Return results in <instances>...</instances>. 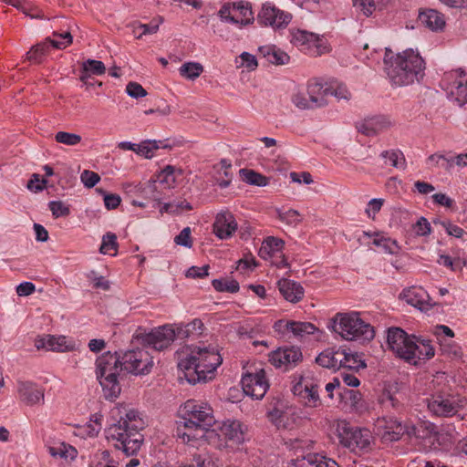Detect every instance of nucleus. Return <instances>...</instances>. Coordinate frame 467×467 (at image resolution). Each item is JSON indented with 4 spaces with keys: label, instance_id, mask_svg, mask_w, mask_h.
Masks as SVG:
<instances>
[{
    "label": "nucleus",
    "instance_id": "obj_52",
    "mask_svg": "<svg viewBox=\"0 0 467 467\" xmlns=\"http://www.w3.org/2000/svg\"><path fill=\"white\" fill-rule=\"evenodd\" d=\"M82 69L91 76H101L106 72V67L102 61L90 58L82 63Z\"/></svg>",
    "mask_w": 467,
    "mask_h": 467
},
{
    "label": "nucleus",
    "instance_id": "obj_44",
    "mask_svg": "<svg viewBox=\"0 0 467 467\" xmlns=\"http://www.w3.org/2000/svg\"><path fill=\"white\" fill-rule=\"evenodd\" d=\"M47 42L48 41L46 40L44 42L33 46L31 49L28 52H26V59L35 64L41 63L48 50Z\"/></svg>",
    "mask_w": 467,
    "mask_h": 467
},
{
    "label": "nucleus",
    "instance_id": "obj_8",
    "mask_svg": "<svg viewBox=\"0 0 467 467\" xmlns=\"http://www.w3.org/2000/svg\"><path fill=\"white\" fill-rule=\"evenodd\" d=\"M319 387V380L316 379L310 372L293 376L292 391L306 408L315 409L322 406L318 393Z\"/></svg>",
    "mask_w": 467,
    "mask_h": 467
},
{
    "label": "nucleus",
    "instance_id": "obj_7",
    "mask_svg": "<svg viewBox=\"0 0 467 467\" xmlns=\"http://www.w3.org/2000/svg\"><path fill=\"white\" fill-rule=\"evenodd\" d=\"M336 432L339 443L355 453H364L370 450L372 435L369 430L351 425L341 420L336 424Z\"/></svg>",
    "mask_w": 467,
    "mask_h": 467
},
{
    "label": "nucleus",
    "instance_id": "obj_53",
    "mask_svg": "<svg viewBox=\"0 0 467 467\" xmlns=\"http://www.w3.org/2000/svg\"><path fill=\"white\" fill-rule=\"evenodd\" d=\"M140 192L143 197L154 202L153 206L161 204V195L157 189L156 182H148L140 188Z\"/></svg>",
    "mask_w": 467,
    "mask_h": 467
},
{
    "label": "nucleus",
    "instance_id": "obj_58",
    "mask_svg": "<svg viewBox=\"0 0 467 467\" xmlns=\"http://www.w3.org/2000/svg\"><path fill=\"white\" fill-rule=\"evenodd\" d=\"M212 284L218 292L235 293L239 290V284L235 280L213 279Z\"/></svg>",
    "mask_w": 467,
    "mask_h": 467
},
{
    "label": "nucleus",
    "instance_id": "obj_28",
    "mask_svg": "<svg viewBox=\"0 0 467 467\" xmlns=\"http://www.w3.org/2000/svg\"><path fill=\"white\" fill-rule=\"evenodd\" d=\"M391 126V121L384 116H375L366 119L358 126V131L367 135L374 136Z\"/></svg>",
    "mask_w": 467,
    "mask_h": 467
},
{
    "label": "nucleus",
    "instance_id": "obj_61",
    "mask_svg": "<svg viewBox=\"0 0 467 467\" xmlns=\"http://www.w3.org/2000/svg\"><path fill=\"white\" fill-rule=\"evenodd\" d=\"M48 207L56 218L67 216L70 213L69 207L61 201H51Z\"/></svg>",
    "mask_w": 467,
    "mask_h": 467
},
{
    "label": "nucleus",
    "instance_id": "obj_36",
    "mask_svg": "<svg viewBox=\"0 0 467 467\" xmlns=\"http://www.w3.org/2000/svg\"><path fill=\"white\" fill-rule=\"evenodd\" d=\"M389 429H392V431H386L384 437L391 441H398L404 433H407L409 436H417V427L413 424L403 425L401 422L393 421Z\"/></svg>",
    "mask_w": 467,
    "mask_h": 467
},
{
    "label": "nucleus",
    "instance_id": "obj_2",
    "mask_svg": "<svg viewBox=\"0 0 467 467\" xmlns=\"http://www.w3.org/2000/svg\"><path fill=\"white\" fill-rule=\"evenodd\" d=\"M222 362L223 358L217 347L195 346L180 352L178 368L189 383L196 384L212 379Z\"/></svg>",
    "mask_w": 467,
    "mask_h": 467
},
{
    "label": "nucleus",
    "instance_id": "obj_47",
    "mask_svg": "<svg viewBox=\"0 0 467 467\" xmlns=\"http://www.w3.org/2000/svg\"><path fill=\"white\" fill-rule=\"evenodd\" d=\"M49 453L54 457L74 459L77 457V450L64 442L49 447Z\"/></svg>",
    "mask_w": 467,
    "mask_h": 467
},
{
    "label": "nucleus",
    "instance_id": "obj_14",
    "mask_svg": "<svg viewBox=\"0 0 467 467\" xmlns=\"http://www.w3.org/2000/svg\"><path fill=\"white\" fill-rule=\"evenodd\" d=\"M241 383L244 392L254 400L263 399L269 389L265 371L263 368L256 369L254 372L245 373L242 378Z\"/></svg>",
    "mask_w": 467,
    "mask_h": 467
},
{
    "label": "nucleus",
    "instance_id": "obj_29",
    "mask_svg": "<svg viewBox=\"0 0 467 467\" xmlns=\"http://www.w3.org/2000/svg\"><path fill=\"white\" fill-rule=\"evenodd\" d=\"M277 286L284 298L291 303L299 302L304 296V288L293 280L281 279Z\"/></svg>",
    "mask_w": 467,
    "mask_h": 467
},
{
    "label": "nucleus",
    "instance_id": "obj_46",
    "mask_svg": "<svg viewBox=\"0 0 467 467\" xmlns=\"http://www.w3.org/2000/svg\"><path fill=\"white\" fill-rule=\"evenodd\" d=\"M203 71V67L198 62H186L179 68L180 75L187 79L194 80Z\"/></svg>",
    "mask_w": 467,
    "mask_h": 467
},
{
    "label": "nucleus",
    "instance_id": "obj_11",
    "mask_svg": "<svg viewBox=\"0 0 467 467\" xmlns=\"http://www.w3.org/2000/svg\"><path fill=\"white\" fill-rule=\"evenodd\" d=\"M291 43L311 56H320L327 51L326 41L318 35L306 30H293Z\"/></svg>",
    "mask_w": 467,
    "mask_h": 467
},
{
    "label": "nucleus",
    "instance_id": "obj_51",
    "mask_svg": "<svg viewBox=\"0 0 467 467\" xmlns=\"http://www.w3.org/2000/svg\"><path fill=\"white\" fill-rule=\"evenodd\" d=\"M163 22L162 17L159 16L150 21V24H138L134 26L133 32L136 34L138 29H140L141 32L137 36V38H141L144 35H152L157 33L159 30L160 25Z\"/></svg>",
    "mask_w": 467,
    "mask_h": 467
},
{
    "label": "nucleus",
    "instance_id": "obj_55",
    "mask_svg": "<svg viewBox=\"0 0 467 467\" xmlns=\"http://www.w3.org/2000/svg\"><path fill=\"white\" fill-rule=\"evenodd\" d=\"M456 439L457 435L454 430H441L440 431L435 432V440L443 449L450 448L454 443Z\"/></svg>",
    "mask_w": 467,
    "mask_h": 467
},
{
    "label": "nucleus",
    "instance_id": "obj_37",
    "mask_svg": "<svg viewBox=\"0 0 467 467\" xmlns=\"http://www.w3.org/2000/svg\"><path fill=\"white\" fill-rule=\"evenodd\" d=\"M259 52L272 64L285 65L289 61V56L275 47H261Z\"/></svg>",
    "mask_w": 467,
    "mask_h": 467
},
{
    "label": "nucleus",
    "instance_id": "obj_43",
    "mask_svg": "<svg viewBox=\"0 0 467 467\" xmlns=\"http://www.w3.org/2000/svg\"><path fill=\"white\" fill-rule=\"evenodd\" d=\"M426 164L430 169L442 168L447 171H451V163H450V156L442 152H435L426 159Z\"/></svg>",
    "mask_w": 467,
    "mask_h": 467
},
{
    "label": "nucleus",
    "instance_id": "obj_10",
    "mask_svg": "<svg viewBox=\"0 0 467 467\" xmlns=\"http://www.w3.org/2000/svg\"><path fill=\"white\" fill-rule=\"evenodd\" d=\"M180 412L182 420L189 424L198 423L199 426L211 428L215 423L212 407L204 401L189 400L181 406Z\"/></svg>",
    "mask_w": 467,
    "mask_h": 467
},
{
    "label": "nucleus",
    "instance_id": "obj_48",
    "mask_svg": "<svg viewBox=\"0 0 467 467\" xmlns=\"http://www.w3.org/2000/svg\"><path fill=\"white\" fill-rule=\"evenodd\" d=\"M343 356L344 358H342L340 368L358 370L366 367V364L363 360L360 359L358 354L348 353L345 349H343Z\"/></svg>",
    "mask_w": 467,
    "mask_h": 467
},
{
    "label": "nucleus",
    "instance_id": "obj_22",
    "mask_svg": "<svg viewBox=\"0 0 467 467\" xmlns=\"http://www.w3.org/2000/svg\"><path fill=\"white\" fill-rule=\"evenodd\" d=\"M409 352V356L405 360L413 365L425 362L432 358L435 355V349L430 340L416 337H414Z\"/></svg>",
    "mask_w": 467,
    "mask_h": 467
},
{
    "label": "nucleus",
    "instance_id": "obj_17",
    "mask_svg": "<svg viewBox=\"0 0 467 467\" xmlns=\"http://www.w3.org/2000/svg\"><path fill=\"white\" fill-rule=\"evenodd\" d=\"M414 336L409 335L400 327H390L387 331L388 348L399 358L406 359L409 356Z\"/></svg>",
    "mask_w": 467,
    "mask_h": 467
},
{
    "label": "nucleus",
    "instance_id": "obj_63",
    "mask_svg": "<svg viewBox=\"0 0 467 467\" xmlns=\"http://www.w3.org/2000/svg\"><path fill=\"white\" fill-rule=\"evenodd\" d=\"M267 418L277 428L285 426V412L279 408L275 407L273 410H269L267 413Z\"/></svg>",
    "mask_w": 467,
    "mask_h": 467
},
{
    "label": "nucleus",
    "instance_id": "obj_25",
    "mask_svg": "<svg viewBox=\"0 0 467 467\" xmlns=\"http://www.w3.org/2000/svg\"><path fill=\"white\" fill-rule=\"evenodd\" d=\"M275 330H285L291 332L296 338H303L306 336L313 335L317 330V327L310 322L300 321H284L278 320L275 323Z\"/></svg>",
    "mask_w": 467,
    "mask_h": 467
},
{
    "label": "nucleus",
    "instance_id": "obj_49",
    "mask_svg": "<svg viewBox=\"0 0 467 467\" xmlns=\"http://www.w3.org/2000/svg\"><path fill=\"white\" fill-rule=\"evenodd\" d=\"M192 206L190 202L185 200H178L170 202L163 203L160 208V213L163 214L168 213H179L185 210H191Z\"/></svg>",
    "mask_w": 467,
    "mask_h": 467
},
{
    "label": "nucleus",
    "instance_id": "obj_34",
    "mask_svg": "<svg viewBox=\"0 0 467 467\" xmlns=\"http://www.w3.org/2000/svg\"><path fill=\"white\" fill-rule=\"evenodd\" d=\"M389 4L390 0H354V6L366 16L386 8Z\"/></svg>",
    "mask_w": 467,
    "mask_h": 467
},
{
    "label": "nucleus",
    "instance_id": "obj_20",
    "mask_svg": "<svg viewBox=\"0 0 467 467\" xmlns=\"http://www.w3.org/2000/svg\"><path fill=\"white\" fill-rule=\"evenodd\" d=\"M175 339V332L172 325L160 327L144 337L147 345L156 350H162L168 348Z\"/></svg>",
    "mask_w": 467,
    "mask_h": 467
},
{
    "label": "nucleus",
    "instance_id": "obj_32",
    "mask_svg": "<svg viewBox=\"0 0 467 467\" xmlns=\"http://www.w3.org/2000/svg\"><path fill=\"white\" fill-rule=\"evenodd\" d=\"M373 235L372 244L380 248L385 254H397L400 252V248L396 240L379 232L374 233Z\"/></svg>",
    "mask_w": 467,
    "mask_h": 467
},
{
    "label": "nucleus",
    "instance_id": "obj_4",
    "mask_svg": "<svg viewBox=\"0 0 467 467\" xmlns=\"http://www.w3.org/2000/svg\"><path fill=\"white\" fill-rule=\"evenodd\" d=\"M451 379V378L441 371L433 376L431 382L436 390L428 400V409L436 416H453L464 406L463 399L449 392Z\"/></svg>",
    "mask_w": 467,
    "mask_h": 467
},
{
    "label": "nucleus",
    "instance_id": "obj_62",
    "mask_svg": "<svg viewBox=\"0 0 467 467\" xmlns=\"http://www.w3.org/2000/svg\"><path fill=\"white\" fill-rule=\"evenodd\" d=\"M192 230L190 227L183 228L181 233L174 237V243L177 245L191 248L192 246V240L191 237Z\"/></svg>",
    "mask_w": 467,
    "mask_h": 467
},
{
    "label": "nucleus",
    "instance_id": "obj_30",
    "mask_svg": "<svg viewBox=\"0 0 467 467\" xmlns=\"http://www.w3.org/2000/svg\"><path fill=\"white\" fill-rule=\"evenodd\" d=\"M418 19L422 26L431 31H441L445 26L443 15L434 9L420 12Z\"/></svg>",
    "mask_w": 467,
    "mask_h": 467
},
{
    "label": "nucleus",
    "instance_id": "obj_16",
    "mask_svg": "<svg viewBox=\"0 0 467 467\" xmlns=\"http://www.w3.org/2000/svg\"><path fill=\"white\" fill-rule=\"evenodd\" d=\"M303 358L297 347L279 348L269 354V362L276 368L287 371L295 368Z\"/></svg>",
    "mask_w": 467,
    "mask_h": 467
},
{
    "label": "nucleus",
    "instance_id": "obj_12",
    "mask_svg": "<svg viewBox=\"0 0 467 467\" xmlns=\"http://www.w3.org/2000/svg\"><path fill=\"white\" fill-rule=\"evenodd\" d=\"M121 364L129 373L141 375L150 372L153 359L147 350L138 348L125 352L121 358Z\"/></svg>",
    "mask_w": 467,
    "mask_h": 467
},
{
    "label": "nucleus",
    "instance_id": "obj_24",
    "mask_svg": "<svg viewBox=\"0 0 467 467\" xmlns=\"http://www.w3.org/2000/svg\"><path fill=\"white\" fill-rule=\"evenodd\" d=\"M237 230V223L234 214L228 211L217 214L213 223V233L220 239H228Z\"/></svg>",
    "mask_w": 467,
    "mask_h": 467
},
{
    "label": "nucleus",
    "instance_id": "obj_50",
    "mask_svg": "<svg viewBox=\"0 0 467 467\" xmlns=\"http://www.w3.org/2000/svg\"><path fill=\"white\" fill-rule=\"evenodd\" d=\"M118 248L117 236L113 233H107L102 237L99 252L103 254H116Z\"/></svg>",
    "mask_w": 467,
    "mask_h": 467
},
{
    "label": "nucleus",
    "instance_id": "obj_6",
    "mask_svg": "<svg viewBox=\"0 0 467 467\" xmlns=\"http://www.w3.org/2000/svg\"><path fill=\"white\" fill-rule=\"evenodd\" d=\"M122 369L121 360L116 354L107 352L97 358L96 377L107 400H114L120 394L119 376Z\"/></svg>",
    "mask_w": 467,
    "mask_h": 467
},
{
    "label": "nucleus",
    "instance_id": "obj_13",
    "mask_svg": "<svg viewBox=\"0 0 467 467\" xmlns=\"http://www.w3.org/2000/svg\"><path fill=\"white\" fill-rule=\"evenodd\" d=\"M218 16L223 22L240 26H247L254 21L251 7L243 2L224 4L220 8Z\"/></svg>",
    "mask_w": 467,
    "mask_h": 467
},
{
    "label": "nucleus",
    "instance_id": "obj_5",
    "mask_svg": "<svg viewBox=\"0 0 467 467\" xmlns=\"http://www.w3.org/2000/svg\"><path fill=\"white\" fill-rule=\"evenodd\" d=\"M329 327L341 338L348 341H369L374 336V328L360 317L356 311L337 313L330 320Z\"/></svg>",
    "mask_w": 467,
    "mask_h": 467
},
{
    "label": "nucleus",
    "instance_id": "obj_15",
    "mask_svg": "<svg viewBox=\"0 0 467 467\" xmlns=\"http://www.w3.org/2000/svg\"><path fill=\"white\" fill-rule=\"evenodd\" d=\"M34 345L37 350L69 352L78 349L77 342L66 336L41 335L35 338Z\"/></svg>",
    "mask_w": 467,
    "mask_h": 467
},
{
    "label": "nucleus",
    "instance_id": "obj_26",
    "mask_svg": "<svg viewBox=\"0 0 467 467\" xmlns=\"http://www.w3.org/2000/svg\"><path fill=\"white\" fill-rule=\"evenodd\" d=\"M306 88L314 109L321 108L327 104V98L329 97L328 86L317 80H310Z\"/></svg>",
    "mask_w": 467,
    "mask_h": 467
},
{
    "label": "nucleus",
    "instance_id": "obj_64",
    "mask_svg": "<svg viewBox=\"0 0 467 467\" xmlns=\"http://www.w3.org/2000/svg\"><path fill=\"white\" fill-rule=\"evenodd\" d=\"M329 96L335 97L337 100H349L351 93L345 85L338 84L336 87H329Z\"/></svg>",
    "mask_w": 467,
    "mask_h": 467
},
{
    "label": "nucleus",
    "instance_id": "obj_56",
    "mask_svg": "<svg viewBox=\"0 0 467 467\" xmlns=\"http://www.w3.org/2000/svg\"><path fill=\"white\" fill-rule=\"evenodd\" d=\"M175 169L173 166H166L159 174L158 182L162 184L165 188H172L175 184L176 178L174 175Z\"/></svg>",
    "mask_w": 467,
    "mask_h": 467
},
{
    "label": "nucleus",
    "instance_id": "obj_18",
    "mask_svg": "<svg viewBox=\"0 0 467 467\" xmlns=\"http://www.w3.org/2000/svg\"><path fill=\"white\" fill-rule=\"evenodd\" d=\"M291 19V14L277 8L271 3L264 4L257 15L259 23L269 26L275 29L285 27L290 23Z\"/></svg>",
    "mask_w": 467,
    "mask_h": 467
},
{
    "label": "nucleus",
    "instance_id": "obj_54",
    "mask_svg": "<svg viewBox=\"0 0 467 467\" xmlns=\"http://www.w3.org/2000/svg\"><path fill=\"white\" fill-rule=\"evenodd\" d=\"M380 156L384 159H389L390 164L395 168L404 170L406 167V161L400 150H384Z\"/></svg>",
    "mask_w": 467,
    "mask_h": 467
},
{
    "label": "nucleus",
    "instance_id": "obj_41",
    "mask_svg": "<svg viewBox=\"0 0 467 467\" xmlns=\"http://www.w3.org/2000/svg\"><path fill=\"white\" fill-rule=\"evenodd\" d=\"M344 406L350 410H358L361 407V394L358 390L344 389L339 392Z\"/></svg>",
    "mask_w": 467,
    "mask_h": 467
},
{
    "label": "nucleus",
    "instance_id": "obj_38",
    "mask_svg": "<svg viewBox=\"0 0 467 467\" xmlns=\"http://www.w3.org/2000/svg\"><path fill=\"white\" fill-rule=\"evenodd\" d=\"M301 467H339L332 459L319 454H307L302 460Z\"/></svg>",
    "mask_w": 467,
    "mask_h": 467
},
{
    "label": "nucleus",
    "instance_id": "obj_35",
    "mask_svg": "<svg viewBox=\"0 0 467 467\" xmlns=\"http://www.w3.org/2000/svg\"><path fill=\"white\" fill-rule=\"evenodd\" d=\"M102 417L100 415H93L88 422L77 428V434L82 438H94L102 429Z\"/></svg>",
    "mask_w": 467,
    "mask_h": 467
},
{
    "label": "nucleus",
    "instance_id": "obj_42",
    "mask_svg": "<svg viewBox=\"0 0 467 467\" xmlns=\"http://www.w3.org/2000/svg\"><path fill=\"white\" fill-rule=\"evenodd\" d=\"M277 218L284 223L291 227H296L303 221V215L296 210L288 209L283 211L276 209Z\"/></svg>",
    "mask_w": 467,
    "mask_h": 467
},
{
    "label": "nucleus",
    "instance_id": "obj_33",
    "mask_svg": "<svg viewBox=\"0 0 467 467\" xmlns=\"http://www.w3.org/2000/svg\"><path fill=\"white\" fill-rule=\"evenodd\" d=\"M168 147L169 145L164 140H146L138 143L136 154L146 159H151L157 150Z\"/></svg>",
    "mask_w": 467,
    "mask_h": 467
},
{
    "label": "nucleus",
    "instance_id": "obj_1",
    "mask_svg": "<svg viewBox=\"0 0 467 467\" xmlns=\"http://www.w3.org/2000/svg\"><path fill=\"white\" fill-rule=\"evenodd\" d=\"M111 413L118 420L108 428L107 438L116 441L115 447L127 455L135 454L143 441L140 432L145 426L143 419L139 411L121 404H118Z\"/></svg>",
    "mask_w": 467,
    "mask_h": 467
},
{
    "label": "nucleus",
    "instance_id": "obj_31",
    "mask_svg": "<svg viewBox=\"0 0 467 467\" xmlns=\"http://www.w3.org/2000/svg\"><path fill=\"white\" fill-rule=\"evenodd\" d=\"M342 358H344L342 348H327L316 358V362L323 368L339 369Z\"/></svg>",
    "mask_w": 467,
    "mask_h": 467
},
{
    "label": "nucleus",
    "instance_id": "obj_9",
    "mask_svg": "<svg viewBox=\"0 0 467 467\" xmlns=\"http://www.w3.org/2000/svg\"><path fill=\"white\" fill-rule=\"evenodd\" d=\"M441 87L449 100L462 107L467 104V73L462 68L447 71L441 80Z\"/></svg>",
    "mask_w": 467,
    "mask_h": 467
},
{
    "label": "nucleus",
    "instance_id": "obj_57",
    "mask_svg": "<svg viewBox=\"0 0 467 467\" xmlns=\"http://www.w3.org/2000/svg\"><path fill=\"white\" fill-rule=\"evenodd\" d=\"M47 41H48L54 47L63 49L72 43V36L67 31L61 34L54 33L53 38H47Z\"/></svg>",
    "mask_w": 467,
    "mask_h": 467
},
{
    "label": "nucleus",
    "instance_id": "obj_3",
    "mask_svg": "<svg viewBox=\"0 0 467 467\" xmlns=\"http://www.w3.org/2000/svg\"><path fill=\"white\" fill-rule=\"evenodd\" d=\"M383 63L389 81L397 87L408 86L419 80L425 69L423 58L418 50L412 48L397 54L386 48Z\"/></svg>",
    "mask_w": 467,
    "mask_h": 467
},
{
    "label": "nucleus",
    "instance_id": "obj_40",
    "mask_svg": "<svg viewBox=\"0 0 467 467\" xmlns=\"http://www.w3.org/2000/svg\"><path fill=\"white\" fill-rule=\"evenodd\" d=\"M284 246V241L275 237H267L262 244L259 254L262 258L266 259L275 253L281 251Z\"/></svg>",
    "mask_w": 467,
    "mask_h": 467
},
{
    "label": "nucleus",
    "instance_id": "obj_60",
    "mask_svg": "<svg viewBox=\"0 0 467 467\" xmlns=\"http://www.w3.org/2000/svg\"><path fill=\"white\" fill-rule=\"evenodd\" d=\"M236 64L237 67H245L248 70H254L258 66L256 57L248 52H243L236 58Z\"/></svg>",
    "mask_w": 467,
    "mask_h": 467
},
{
    "label": "nucleus",
    "instance_id": "obj_39",
    "mask_svg": "<svg viewBox=\"0 0 467 467\" xmlns=\"http://www.w3.org/2000/svg\"><path fill=\"white\" fill-rule=\"evenodd\" d=\"M240 177L243 182L254 186H266L269 183V179L254 170L241 169L239 171Z\"/></svg>",
    "mask_w": 467,
    "mask_h": 467
},
{
    "label": "nucleus",
    "instance_id": "obj_21",
    "mask_svg": "<svg viewBox=\"0 0 467 467\" xmlns=\"http://www.w3.org/2000/svg\"><path fill=\"white\" fill-rule=\"evenodd\" d=\"M209 428L199 426L198 423L189 424L182 420L177 428V436L183 443L197 446L206 438Z\"/></svg>",
    "mask_w": 467,
    "mask_h": 467
},
{
    "label": "nucleus",
    "instance_id": "obj_23",
    "mask_svg": "<svg viewBox=\"0 0 467 467\" xmlns=\"http://www.w3.org/2000/svg\"><path fill=\"white\" fill-rule=\"evenodd\" d=\"M400 298L420 311H428L433 306L429 294L420 286H410L404 289L400 294Z\"/></svg>",
    "mask_w": 467,
    "mask_h": 467
},
{
    "label": "nucleus",
    "instance_id": "obj_59",
    "mask_svg": "<svg viewBox=\"0 0 467 467\" xmlns=\"http://www.w3.org/2000/svg\"><path fill=\"white\" fill-rule=\"evenodd\" d=\"M55 140L57 142L64 145L75 146L81 141V136L76 133L58 131L55 135Z\"/></svg>",
    "mask_w": 467,
    "mask_h": 467
},
{
    "label": "nucleus",
    "instance_id": "obj_27",
    "mask_svg": "<svg viewBox=\"0 0 467 467\" xmlns=\"http://www.w3.org/2000/svg\"><path fill=\"white\" fill-rule=\"evenodd\" d=\"M18 394L27 405H36L44 401V389L33 382H19Z\"/></svg>",
    "mask_w": 467,
    "mask_h": 467
},
{
    "label": "nucleus",
    "instance_id": "obj_19",
    "mask_svg": "<svg viewBox=\"0 0 467 467\" xmlns=\"http://www.w3.org/2000/svg\"><path fill=\"white\" fill-rule=\"evenodd\" d=\"M220 435L232 445H241L246 441L248 427L240 420H227L219 427Z\"/></svg>",
    "mask_w": 467,
    "mask_h": 467
},
{
    "label": "nucleus",
    "instance_id": "obj_45",
    "mask_svg": "<svg viewBox=\"0 0 467 467\" xmlns=\"http://www.w3.org/2000/svg\"><path fill=\"white\" fill-rule=\"evenodd\" d=\"M291 101L300 109H314L306 88H297L291 96Z\"/></svg>",
    "mask_w": 467,
    "mask_h": 467
}]
</instances>
